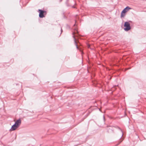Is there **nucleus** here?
Listing matches in <instances>:
<instances>
[{
    "label": "nucleus",
    "mask_w": 146,
    "mask_h": 146,
    "mask_svg": "<svg viewBox=\"0 0 146 146\" xmlns=\"http://www.w3.org/2000/svg\"><path fill=\"white\" fill-rule=\"evenodd\" d=\"M124 27H125V28H124V30L125 31H128L131 29L130 24L128 22H125V23Z\"/></svg>",
    "instance_id": "nucleus-1"
},
{
    "label": "nucleus",
    "mask_w": 146,
    "mask_h": 146,
    "mask_svg": "<svg viewBox=\"0 0 146 146\" xmlns=\"http://www.w3.org/2000/svg\"><path fill=\"white\" fill-rule=\"evenodd\" d=\"M131 9V8L129 7L128 6L126 7L122 11L121 15V17H123L125 16V13L127 12L128 11H129V9Z\"/></svg>",
    "instance_id": "nucleus-2"
},
{
    "label": "nucleus",
    "mask_w": 146,
    "mask_h": 146,
    "mask_svg": "<svg viewBox=\"0 0 146 146\" xmlns=\"http://www.w3.org/2000/svg\"><path fill=\"white\" fill-rule=\"evenodd\" d=\"M39 17L40 18H42L44 17V14H46V11L42 10L41 9H39Z\"/></svg>",
    "instance_id": "nucleus-3"
},
{
    "label": "nucleus",
    "mask_w": 146,
    "mask_h": 146,
    "mask_svg": "<svg viewBox=\"0 0 146 146\" xmlns=\"http://www.w3.org/2000/svg\"><path fill=\"white\" fill-rule=\"evenodd\" d=\"M74 34H75V33L74 32V33H73V37H74V44H75V45H76V48L78 49H79V47H78V46L77 43V42H76V38L74 36Z\"/></svg>",
    "instance_id": "nucleus-4"
},
{
    "label": "nucleus",
    "mask_w": 146,
    "mask_h": 146,
    "mask_svg": "<svg viewBox=\"0 0 146 146\" xmlns=\"http://www.w3.org/2000/svg\"><path fill=\"white\" fill-rule=\"evenodd\" d=\"M18 128L17 126H16L14 124L12 126L11 128V129H10V130L11 131H14L17 128Z\"/></svg>",
    "instance_id": "nucleus-5"
},
{
    "label": "nucleus",
    "mask_w": 146,
    "mask_h": 146,
    "mask_svg": "<svg viewBox=\"0 0 146 146\" xmlns=\"http://www.w3.org/2000/svg\"><path fill=\"white\" fill-rule=\"evenodd\" d=\"M15 122L19 126L21 123V120L20 119H19L17 120Z\"/></svg>",
    "instance_id": "nucleus-6"
},
{
    "label": "nucleus",
    "mask_w": 146,
    "mask_h": 146,
    "mask_svg": "<svg viewBox=\"0 0 146 146\" xmlns=\"http://www.w3.org/2000/svg\"><path fill=\"white\" fill-rule=\"evenodd\" d=\"M14 124L16 126H17L18 127L19 126L18 125L16 124V123L15 122V123Z\"/></svg>",
    "instance_id": "nucleus-7"
},
{
    "label": "nucleus",
    "mask_w": 146,
    "mask_h": 146,
    "mask_svg": "<svg viewBox=\"0 0 146 146\" xmlns=\"http://www.w3.org/2000/svg\"><path fill=\"white\" fill-rule=\"evenodd\" d=\"M103 118H104V120H105V117H104V115L103 116Z\"/></svg>",
    "instance_id": "nucleus-8"
},
{
    "label": "nucleus",
    "mask_w": 146,
    "mask_h": 146,
    "mask_svg": "<svg viewBox=\"0 0 146 146\" xmlns=\"http://www.w3.org/2000/svg\"><path fill=\"white\" fill-rule=\"evenodd\" d=\"M72 7L73 8H75V7L74 6H73Z\"/></svg>",
    "instance_id": "nucleus-9"
},
{
    "label": "nucleus",
    "mask_w": 146,
    "mask_h": 146,
    "mask_svg": "<svg viewBox=\"0 0 146 146\" xmlns=\"http://www.w3.org/2000/svg\"><path fill=\"white\" fill-rule=\"evenodd\" d=\"M61 33H62V28H61Z\"/></svg>",
    "instance_id": "nucleus-10"
},
{
    "label": "nucleus",
    "mask_w": 146,
    "mask_h": 146,
    "mask_svg": "<svg viewBox=\"0 0 146 146\" xmlns=\"http://www.w3.org/2000/svg\"><path fill=\"white\" fill-rule=\"evenodd\" d=\"M121 143V142H120L119 143V144H120Z\"/></svg>",
    "instance_id": "nucleus-11"
},
{
    "label": "nucleus",
    "mask_w": 146,
    "mask_h": 146,
    "mask_svg": "<svg viewBox=\"0 0 146 146\" xmlns=\"http://www.w3.org/2000/svg\"><path fill=\"white\" fill-rule=\"evenodd\" d=\"M121 143V142H120L119 143V144H120Z\"/></svg>",
    "instance_id": "nucleus-12"
},
{
    "label": "nucleus",
    "mask_w": 146,
    "mask_h": 146,
    "mask_svg": "<svg viewBox=\"0 0 146 146\" xmlns=\"http://www.w3.org/2000/svg\"><path fill=\"white\" fill-rule=\"evenodd\" d=\"M121 143V142H120L119 143V144H120Z\"/></svg>",
    "instance_id": "nucleus-13"
},
{
    "label": "nucleus",
    "mask_w": 146,
    "mask_h": 146,
    "mask_svg": "<svg viewBox=\"0 0 146 146\" xmlns=\"http://www.w3.org/2000/svg\"><path fill=\"white\" fill-rule=\"evenodd\" d=\"M121 143V142H120L119 143V144H120Z\"/></svg>",
    "instance_id": "nucleus-14"
},
{
    "label": "nucleus",
    "mask_w": 146,
    "mask_h": 146,
    "mask_svg": "<svg viewBox=\"0 0 146 146\" xmlns=\"http://www.w3.org/2000/svg\"><path fill=\"white\" fill-rule=\"evenodd\" d=\"M121 143V142H120L119 143V144H120Z\"/></svg>",
    "instance_id": "nucleus-15"
},
{
    "label": "nucleus",
    "mask_w": 146,
    "mask_h": 146,
    "mask_svg": "<svg viewBox=\"0 0 146 146\" xmlns=\"http://www.w3.org/2000/svg\"><path fill=\"white\" fill-rule=\"evenodd\" d=\"M80 51H81V50L80 49Z\"/></svg>",
    "instance_id": "nucleus-16"
},
{
    "label": "nucleus",
    "mask_w": 146,
    "mask_h": 146,
    "mask_svg": "<svg viewBox=\"0 0 146 146\" xmlns=\"http://www.w3.org/2000/svg\"><path fill=\"white\" fill-rule=\"evenodd\" d=\"M122 135H123V134ZM122 135H121V137L122 136Z\"/></svg>",
    "instance_id": "nucleus-17"
},
{
    "label": "nucleus",
    "mask_w": 146,
    "mask_h": 146,
    "mask_svg": "<svg viewBox=\"0 0 146 146\" xmlns=\"http://www.w3.org/2000/svg\"><path fill=\"white\" fill-rule=\"evenodd\" d=\"M62 0H61V1Z\"/></svg>",
    "instance_id": "nucleus-18"
}]
</instances>
